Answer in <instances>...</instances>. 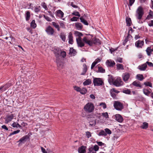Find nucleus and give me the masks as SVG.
Returning <instances> with one entry per match:
<instances>
[{"label":"nucleus","mask_w":153,"mask_h":153,"mask_svg":"<svg viewBox=\"0 0 153 153\" xmlns=\"http://www.w3.org/2000/svg\"><path fill=\"white\" fill-rule=\"evenodd\" d=\"M11 126L14 128H18L19 127V128H22V127L18 123H16V122H13L11 125Z\"/></svg>","instance_id":"33"},{"label":"nucleus","mask_w":153,"mask_h":153,"mask_svg":"<svg viewBox=\"0 0 153 153\" xmlns=\"http://www.w3.org/2000/svg\"><path fill=\"white\" fill-rule=\"evenodd\" d=\"M11 86L10 84H7L4 86H2L0 87V90L1 91H4L7 90Z\"/></svg>","instance_id":"18"},{"label":"nucleus","mask_w":153,"mask_h":153,"mask_svg":"<svg viewBox=\"0 0 153 153\" xmlns=\"http://www.w3.org/2000/svg\"><path fill=\"white\" fill-rule=\"evenodd\" d=\"M59 53H60V52H55V53H54L55 56L57 58V59H58V57H59L60 56Z\"/></svg>","instance_id":"64"},{"label":"nucleus","mask_w":153,"mask_h":153,"mask_svg":"<svg viewBox=\"0 0 153 153\" xmlns=\"http://www.w3.org/2000/svg\"><path fill=\"white\" fill-rule=\"evenodd\" d=\"M20 130L19 129L17 130L16 131H14L12 133H11L9 135V136H11V135L17 134L19 132Z\"/></svg>","instance_id":"46"},{"label":"nucleus","mask_w":153,"mask_h":153,"mask_svg":"<svg viewBox=\"0 0 153 153\" xmlns=\"http://www.w3.org/2000/svg\"><path fill=\"white\" fill-rule=\"evenodd\" d=\"M30 136L28 135H26L23 137L21 138L18 141L19 142V145L21 143H24L27 140L29 139Z\"/></svg>","instance_id":"7"},{"label":"nucleus","mask_w":153,"mask_h":153,"mask_svg":"<svg viewBox=\"0 0 153 153\" xmlns=\"http://www.w3.org/2000/svg\"><path fill=\"white\" fill-rule=\"evenodd\" d=\"M145 64H147L150 67H153V64L151 62L147 61L146 62Z\"/></svg>","instance_id":"63"},{"label":"nucleus","mask_w":153,"mask_h":153,"mask_svg":"<svg viewBox=\"0 0 153 153\" xmlns=\"http://www.w3.org/2000/svg\"><path fill=\"white\" fill-rule=\"evenodd\" d=\"M91 81L90 79H87L83 83L84 85H87L91 84Z\"/></svg>","instance_id":"34"},{"label":"nucleus","mask_w":153,"mask_h":153,"mask_svg":"<svg viewBox=\"0 0 153 153\" xmlns=\"http://www.w3.org/2000/svg\"><path fill=\"white\" fill-rule=\"evenodd\" d=\"M123 92L124 93L128 94H129L131 93V91L130 90H129L128 89L126 90H123Z\"/></svg>","instance_id":"47"},{"label":"nucleus","mask_w":153,"mask_h":153,"mask_svg":"<svg viewBox=\"0 0 153 153\" xmlns=\"http://www.w3.org/2000/svg\"><path fill=\"white\" fill-rule=\"evenodd\" d=\"M72 14L73 15L80 17V16L79 13L78 12H74L72 13Z\"/></svg>","instance_id":"53"},{"label":"nucleus","mask_w":153,"mask_h":153,"mask_svg":"<svg viewBox=\"0 0 153 153\" xmlns=\"http://www.w3.org/2000/svg\"><path fill=\"white\" fill-rule=\"evenodd\" d=\"M105 132L107 134H111V131L108 128H106L105 129Z\"/></svg>","instance_id":"48"},{"label":"nucleus","mask_w":153,"mask_h":153,"mask_svg":"<svg viewBox=\"0 0 153 153\" xmlns=\"http://www.w3.org/2000/svg\"><path fill=\"white\" fill-rule=\"evenodd\" d=\"M143 91L144 94L147 96H148L151 93V92L150 91L146 89H143Z\"/></svg>","instance_id":"42"},{"label":"nucleus","mask_w":153,"mask_h":153,"mask_svg":"<svg viewBox=\"0 0 153 153\" xmlns=\"http://www.w3.org/2000/svg\"><path fill=\"white\" fill-rule=\"evenodd\" d=\"M140 82H138L136 81H134L132 83V84L134 85L137 87H139L140 88H142V86L140 85Z\"/></svg>","instance_id":"36"},{"label":"nucleus","mask_w":153,"mask_h":153,"mask_svg":"<svg viewBox=\"0 0 153 153\" xmlns=\"http://www.w3.org/2000/svg\"><path fill=\"white\" fill-rule=\"evenodd\" d=\"M102 115L105 117L106 118H108L109 117L108 113L107 112L102 113Z\"/></svg>","instance_id":"55"},{"label":"nucleus","mask_w":153,"mask_h":153,"mask_svg":"<svg viewBox=\"0 0 153 153\" xmlns=\"http://www.w3.org/2000/svg\"><path fill=\"white\" fill-rule=\"evenodd\" d=\"M100 105L102 106L104 109H105L106 108V105L105 103H100Z\"/></svg>","instance_id":"56"},{"label":"nucleus","mask_w":153,"mask_h":153,"mask_svg":"<svg viewBox=\"0 0 153 153\" xmlns=\"http://www.w3.org/2000/svg\"><path fill=\"white\" fill-rule=\"evenodd\" d=\"M93 148L94 149V151L96 152L99 150V147H98V146L95 145L94 146V147Z\"/></svg>","instance_id":"52"},{"label":"nucleus","mask_w":153,"mask_h":153,"mask_svg":"<svg viewBox=\"0 0 153 153\" xmlns=\"http://www.w3.org/2000/svg\"><path fill=\"white\" fill-rule=\"evenodd\" d=\"M25 19L26 21H28L30 17V13L29 11L26 12L25 13Z\"/></svg>","instance_id":"24"},{"label":"nucleus","mask_w":153,"mask_h":153,"mask_svg":"<svg viewBox=\"0 0 153 153\" xmlns=\"http://www.w3.org/2000/svg\"><path fill=\"white\" fill-rule=\"evenodd\" d=\"M61 56L65 58L66 56V53L64 51H61L60 52Z\"/></svg>","instance_id":"51"},{"label":"nucleus","mask_w":153,"mask_h":153,"mask_svg":"<svg viewBox=\"0 0 153 153\" xmlns=\"http://www.w3.org/2000/svg\"><path fill=\"white\" fill-rule=\"evenodd\" d=\"M88 153H96L95 151H94L93 147H90L88 149Z\"/></svg>","instance_id":"45"},{"label":"nucleus","mask_w":153,"mask_h":153,"mask_svg":"<svg viewBox=\"0 0 153 153\" xmlns=\"http://www.w3.org/2000/svg\"><path fill=\"white\" fill-rule=\"evenodd\" d=\"M75 33L76 36H79V38L81 37V36H83V34L82 33L77 31H75Z\"/></svg>","instance_id":"43"},{"label":"nucleus","mask_w":153,"mask_h":153,"mask_svg":"<svg viewBox=\"0 0 153 153\" xmlns=\"http://www.w3.org/2000/svg\"><path fill=\"white\" fill-rule=\"evenodd\" d=\"M107 65L108 67H113L115 65L114 61H111V60H107L106 62Z\"/></svg>","instance_id":"11"},{"label":"nucleus","mask_w":153,"mask_h":153,"mask_svg":"<svg viewBox=\"0 0 153 153\" xmlns=\"http://www.w3.org/2000/svg\"><path fill=\"white\" fill-rule=\"evenodd\" d=\"M92 41L93 44L99 45L101 44V41L99 39L97 38H95L93 39Z\"/></svg>","instance_id":"19"},{"label":"nucleus","mask_w":153,"mask_h":153,"mask_svg":"<svg viewBox=\"0 0 153 153\" xmlns=\"http://www.w3.org/2000/svg\"><path fill=\"white\" fill-rule=\"evenodd\" d=\"M74 89L78 92H79L80 91L81 88L79 87L75 86L74 87Z\"/></svg>","instance_id":"59"},{"label":"nucleus","mask_w":153,"mask_h":153,"mask_svg":"<svg viewBox=\"0 0 153 153\" xmlns=\"http://www.w3.org/2000/svg\"><path fill=\"white\" fill-rule=\"evenodd\" d=\"M131 37L132 38V36L129 33H128V36L124 39L123 43V44L124 45H125L126 42L128 41V39Z\"/></svg>","instance_id":"23"},{"label":"nucleus","mask_w":153,"mask_h":153,"mask_svg":"<svg viewBox=\"0 0 153 153\" xmlns=\"http://www.w3.org/2000/svg\"><path fill=\"white\" fill-rule=\"evenodd\" d=\"M96 124V121L95 120L93 121L92 122H90V125L91 126H94Z\"/></svg>","instance_id":"62"},{"label":"nucleus","mask_w":153,"mask_h":153,"mask_svg":"<svg viewBox=\"0 0 153 153\" xmlns=\"http://www.w3.org/2000/svg\"><path fill=\"white\" fill-rule=\"evenodd\" d=\"M75 26L77 29L78 30H81L83 28V26L82 25V24L79 22H76L75 23Z\"/></svg>","instance_id":"25"},{"label":"nucleus","mask_w":153,"mask_h":153,"mask_svg":"<svg viewBox=\"0 0 153 153\" xmlns=\"http://www.w3.org/2000/svg\"><path fill=\"white\" fill-rule=\"evenodd\" d=\"M86 147L84 146H82L79 147L78 149V152L79 153H85Z\"/></svg>","instance_id":"16"},{"label":"nucleus","mask_w":153,"mask_h":153,"mask_svg":"<svg viewBox=\"0 0 153 153\" xmlns=\"http://www.w3.org/2000/svg\"><path fill=\"white\" fill-rule=\"evenodd\" d=\"M30 26L32 28L34 29L36 27V24L35 23V20H33L30 23Z\"/></svg>","instance_id":"37"},{"label":"nucleus","mask_w":153,"mask_h":153,"mask_svg":"<svg viewBox=\"0 0 153 153\" xmlns=\"http://www.w3.org/2000/svg\"><path fill=\"white\" fill-rule=\"evenodd\" d=\"M83 41L90 46H92L93 45L92 40H88L85 37L83 38Z\"/></svg>","instance_id":"15"},{"label":"nucleus","mask_w":153,"mask_h":153,"mask_svg":"<svg viewBox=\"0 0 153 153\" xmlns=\"http://www.w3.org/2000/svg\"><path fill=\"white\" fill-rule=\"evenodd\" d=\"M14 117V116L13 114H12L10 115H7L5 118V123H8L13 119Z\"/></svg>","instance_id":"8"},{"label":"nucleus","mask_w":153,"mask_h":153,"mask_svg":"<svg viewBox=\"0 0 153 153\" xmlns=\"http://www.w3.org/2000/svg\"><path fill=\"white\" fill-rule=\"evenodd\" d=\"M86 136L87 137L89 138L91 137V135L90 132L88 131L86 132Z\"/></svg>","instance_id":"57"},{"label":"nucleus","mask_w":153,"mask_h":153,"mask_svg":"<svg viewBox=\"0 0 153 153\" xmlns=\"http://www.w3.org/2000/svg\"><path fill=\"white\" fill-rule=\"evenodd\" d=\"M116 120L119 122L122 123L123 120V119L122 116L120 114H117L115 115Z\"/></svg>","instance_id":"14"},{"label":"nucleus","mask_w":153,"mask_h":153,"mask_svg":"<svg viewBox=\"0 0 153 153\" xmlns=\"http://www.w3.org/2000/svg\"><path fill=\"white\" fill-rule=\"evenodd\" d=\"M45 31L49 35H53L55 32L54 29L51 26L49 25L46 28Z\"/></svg>","instance_id":"6"},{"label":"nucleus","mask_w":153,"mask_h":153,"mask_svg":"<svg viewBox=\"0 0 153 153\" xmlns=\"http://www.w3.org/2000/svg\"><path fill=\"white\" fill-rule=\"evenodd\" d=\"M77 53L75 50L73 48H70V52L69 54H71L73 56H75Z\"/></svg>","instance_id":"21"},{"label":"nucleus","mask_w":153,"mask_h":153,"mask_svg":"<svg viewBox=\"0 0 153 153\" xmlns=\"http://www.w3.org/2000/svg\"><path fill=\"white\" fill-rule=\"evenodd\" d=\"M146 51L147 53V55L150 56L152 53V49H151V47H149L147 48L146 50Z\"/></svg>","instance_id":"28"},{"label":"nucleus","mask_w":153,"mask_h":153,"mask_svg":"<svg viewBox=\"0 0 153 153\" xmlns=\"http://www.w3.org/2000/svg\"><path fill=\"white\" fill-rule=\"evenodd\" d=\"M126 23L128 26H130L132 23L131 18L128 17H126Z\"/></svg>","instance_id":"26"},{"label":"nucleus","mask_w":153,"mask_h":153,"mask_svg":"<svg viewBox=\"0 0 153 153\" xmlns=\"http://www.w3.org/2000/svg\"><path fill=\"white\" fill-rule=\"evenodd\" d=\"M143 41L139 40L137 41L135 43V46L137 48H142V46L143 45Z\"/></svg>","instance_id":"17"},{"label":"nucleus","mask_w":153,"mask_h":153,"mask_svg":"<svg viewBox=\"0 0 153 153\" xmlns=\"http://www.w3.org/2000/svg\"><path fill=\"white\" fill-rule=\"evenodd\" d=\"M117 68L118 70L121 69L123 70L124 69L123 65L121 64L118 63L116 65Z\"/></svg>","instance_id":"35"},{"label":"nucleus","mask_w":153,"mask_h":153,"mask_svg":"<svg viewBox=\"0 0 153 153\" xmlns=\"http://www.w3.org/2000/svg\"><path fill=\"white\" fill-rule=\"evenodd\" d=\"M83 71L81 73V75H85L86 72L87 70V65L85 64H84L83 65Z\"/></svg>","instance_id":"20"},{"label":"nucleus","mask_w":153,"mask_h":153,"mask_svg":"<svg viewBox=\"0 0 153 153\" xmlns=\"http://www.w3.org/2000/svg\"><path fill=\"white\" fill-rule=\"evenodd\" d=\"M81 38H78L76 39L78 47L82 48L85 45L84 43L82 42L81 40Z\"/></svg>","instance_id":"10"},{"label":"nucleus","mask_w":153,"mask_h":153,"mask_svg":"<svg viewBox=\"0 0 153 153\" xmlns=\"http://www.w3.org/2000/svg\"><path fill=\"white\" fill-rule=\"evenodd\" d=\"M40 7V6H39V7H35L34 9V11L36 13H38L39 12L40 10L39 8Z\"/></svg>","instance_id":"61"},{"label":"nucleus","mask_w":153,"mask_h":153,"mask_svg":"<svg viewBox=\"0 0 153 153\" xmlns=\"http://www.w3.org/2000/svg\"><path fill=\"white\" fill-rule=\"evenodd\" d=\"M41 6L45 10H47L48 9L46 4L45 2L42 3L41 4Z\"/></svg>","instance_id":"49"},{"label":"nucleus","mask_w":153,"mask_h":153,"mask_svg":"<svg viewBox=\"0 0 153 153\" xmlns=\"http://www.w3.org/2000/svg\"><path fill=\"white\" fill-rule=\"evenodd\" d=\"M81 22L85 25H88V24L86 20L84 18V16H81L80 18Z\"/></svg>","instance_id":"32"},{"label":"nucleus","mask_w":153,"mask_h":153,"mask_svg":"<svg viewBox=\"0 0 153 153\" xmlns=\"http://www.w3.org/2000/svg\"><path fill=\"white\" fill-rule=\"evenodd\" d=\"M143 14L144 11L143 8L141 6L139 7L136 11V16L138 19L140 20Z\"/></svg>","instance_id":"2"},{"label":"nucleus","mask_w":153,"mask_h":153,"mask_svg":"<svg viewBox=\"0 0 153 153\" xmlns=\"http://www.w3.org/2000/svg\"><path fill=\"white\" fill-rule=\"evenodd\" d=\"M147 65L146 64H144L140 66H139V69L140 71H145L147 67Z\"/></svg>","instance_id":"27"},{"label":"nucleus","mask_w":153,"mask_h":153,"mask_svg":"<svg viewBox=\"0 0 153 153\" xmlns=\"http://www.w3.org/2000/svg\"><path fill=\"white\" fill-rule=\"evenodd\" d=\"M52 24L53 26L58 31L60 30V27L59 25L55 22H52Z\"/></svg>","instance_id":"30"},{"label":"nucleus","mask_w":153,"mask_h":153,"mask_svg":"<svg viewBox=\"0 0 153 153\" xmlns=\"http://www.w3.org/2000/svg\"><path fill=\"white\" fill-rule=\"evenodd\" d=\"M55 14L56 17L62 18L64 16V13L61 10H59L56 11Z\"/></svg>","instance_id":"9"},{"label":"nucleus","mask_w":153,"mask_h":153,"mask_svg":"<svg viewBox=\"0 0 153 153\" xmlns=\"http://www.w3.org/2000/svg\"><path fill=\"white\" fill-rule=\"evenodd\" d=\"M130 74L128 73H124L123 74L122 77L123 81L124 82H126L130 77Z\"/></svg>","instance_id":"12"},{"label":"nucleus","mask_w":153,"mask_h":153,"mask_svg":"<svg viewBox=\"0 0 153 153\" xmlns=\"http://www.w3.org/2000/svg\"><path fill=\"white\" fill-rule=\"evenodd\" d=\"M144 84L146 86H149L152 87V83L149 82H145L144 83Z\"/></svg>","instance_id":"44"},{"label":"nucleus","mask_w":153,"mask_h":153,"mask_svg":"<svg viewBox=\"0 0 153 153\" xmlns=\"http://www.w3.org/2000/svg\"><path fill=\"white\" fill-rule=\"evenodd\" d=\"M79 18L74 16L71 19V21H77V20L79 19Z\"/></svg>","instance_id":"54"},{"label":"nucleus","mask_w":153,"mask_h":153,"mask_svg":"<svg viewBox=\"0 0 153 153\" xmlns=\"http://www.w3.org/2000/svg\"><path fill=\"white\" fill-rule=\"evenodd\" d=\"M68 38L69 39L68 42L69 44H72L73 43L72 34L71 32L69 33Z\"/></svg>","instance_id":"22"},{"label":"nucleus","mask_w":153,"mask_h":153,"mask_svg":"<svg viewBox=\"0 0 153 153\" xmlns=\"http://www.w3.org/2000/svg\"><path fill=\"white\" fill-rule=\"evenodd\" d=\"M111 82L113 83V84L114 85L117 87L120 86L122 85L123 83V82L120 78H117L114 81L112 79Z\"/></svg>","instance_id":"5"},{"label":"nucleus","mask_w":153,"mask_h":153,"mask_svg":"<svg viewBox=\"0 0 153 153\" xmlns=\"http://www.w3.org/2000/svg\"><path fill=\"white\" fill-rule=\"evenodd\" d=\"M98 68L97 72L104 73L105 72V70L101 67L98 66Z\"/></svg>","instance_id":"38"},{"label":"nucleus","mask_w":153,"mask_h":153,"mask_svg":"<svg viewBox=\"0 0 153 153\" xmlns=\"http://www.w3.org/2000/svg\"><path fill=\"white\" fill-rule=\"evenodd\" d=\"M123 58L120 57H118L116 60L117 62H119L120 63H122L123 62Z\"/></svg>","instance_id":"50"},{"label":"nucleus","mask_w":153,"mask_h":153,"mask_svg":"<svg viewBox=\"0 0 153 153\" xmlns=\"http://www.w3.org/2000/svg\"><path fill=\"white\" fill-rule=\"evenodd\" d=\"M87 90L85 88H83L82 89H81L80 92L82 94H85L87 92Z\"/></svg>","instance_id":"41"},{"label":"nucleus","mask_w":153,"mask_h":153,"mask_svg":"<svg viewBox=\"0 0 153 153\" xmlns=\"http://www.w3.org/2000/svg\"><path fill=\"white\" fill-rule=\"evenodd\" d=\"M93 82L95 86H99L104 84L103 81L99 78H94Z\"/></svg>","instance_id":"4"},{"label":"nucleus","mask_w":153,"mask_h":153,"mask_svg":"<svg viewBox=\"0 0 153 153\" xmlns=\"http://www.w3.org/2000/svg\"><path fill=\"white\" fill-rule=\"evenodd\" d=\"M56 62L57 63L58 69L59 70H60L62 69L63 66V63L61 61L59 60L56 59Z\"/></svg>","instance_id":"13"},{"label":"nucleus","mask_w":153,"mask_h":153,"mask_svg":"<svg viewBox=\"0 0 153 153\" xmlns=\"http://www.w3.org/2000/svg\"><path fill=\"white\" fill-rule=\"evenodd\" d=\"M60 37L62 40L65 42L66 40V35L64 33H61L60 34Z\"/></svg>","instance_id":"31"},{"label":"nucleus","mask_w":153,"mask_h":153,"mask_svg":"<svg viewBox=\"0 0 153 153\" xmlns=\"http://www.w3.org/2000/svg\"><path fill=\"white\" fill-rule=\"evenodd\" d=\"M148 123L146 122H143L140 128L143 129H146L148 127Z\"/></svg>","instance_id":"29"},{"label":"nucleus","mask_w":153,"mask_h":153,"mask_svg":"<svg viewBox=\"0 0 153 153\" xmlns=\"http://www.w3.org/2000/svg\"><path fill=\"white\" fill-rule=\"evenodd\" d=\"M135 0H129V4L128 5L129 6H131L133 3H134Z\"/></svg>","instance_id":"58"},{"label":"nucleus","mask_w":153,"mask_h":153,"mask_svg":"<svg viewBox=\"0 0 153 153\" xmlns=\"http://www.w3.org/2000/svg\"><path fill=\"white\" fill-rule=\"evenodd\" d=\"M114 106L116 109L118 111H121L124 108L123 104L118 101L114 102Z\"/></svg>","instance_id":"3"},{"label":"nucleus","mask_w":153,"mask_h":153,"mask_svg":"<svg viewBox=\"0 0 153 153\" xmlns=\"http://www.w3.org/2000/svg\"><path fill=\"white\" fill-rule=\"evenodd\" d=\"M44 17L48 21H51V19L48 16L44 15Z\"/></svg>","instance_id":"60"},{"label":"nucleus","mask_w":153,"mask_h":153,"mask_svg":"<svg viewBox=\"0 0 153 153\" xmlns=\"http://www.w3.org/2000/svg\"><path fill=\"white\" fill-rule=\"evenodd\" d=\"M136 76L137 79L140 81H142L144 79L143 76L142 74H138Z\"/></svg>","instance_id":"39"},{"label":"nucleus","mask_w":153,"mask_h":153,"mask_svg":"<svg viewBox=\"0 0 153 153\" xmlns=\"http://www.w3.org/2000/svg\"><path fill=\"white\" fill-rule=\"evenodd\" d=\"M84 108L85 111L91 113L94 110V106L92 103L88 102L85 106Z\"/></svg>","instance_id":"1"},{"label":"nucleus","mask_w":153,"mask_h":153,"mask_svg":"<svg viewBox=\"0 0 153 153\" xmlns=\"http://www.w3.org/2000/svg\"><path fill=\"white\" fill-rule=\"evenodd\" d=\"M98 135L99 136H105L107 135V134L104 130H101L99 132Z\"/></svg>","instance_id":"40"}]
</instances>
